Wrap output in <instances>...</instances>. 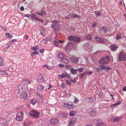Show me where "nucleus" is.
I'll list each match as a JSON object with an SVG mask.
<instances>
[{
	"label": "nucleus",
	"instance_id": "f257e3e1",
	"mask_svg": "<svg viewBox=\"0 0 126 126\" xmlns=\"http://www.w3.org/2000/svg\"><path fill=\"white\" fill-rule=\"evenodd\" d=\"M57 58L62 63H68L69 62L68 57L62 53H60L58 54Z\"/></svg>",
	"mask_w": 126,
	"mask_h": 126
},
{
	"label": "nucleus",
	"instance_id": "f03ea898",
	"mask_svg": "<svg viewBox=\"0 0 126 126\" xmlns=\"http://www.w3.org/2000/svg\"><path fill=\"white\" fill-rule=\"evenodd\" d=\"M99 67H94L93 68L95 70H97L98 72H99L100 70H105L106 71H107L111 69V68L109 66L106 67L105 65H102L100 64H99Z\"/></svg>",
	"mask_w": 126,
	"mask_h": 126
},
{
	"label": "nucleus",
	"instance_id": "7ed1b4c3",
	"mask_svg": "<svg viewBox=\"0 0 126 126\" xmlns=\"http://www.w3.org/2000/svg\"><path fill=\"white\" fill-rule=\"evenodd\" d=\"M52 22L54 23L52 24V28L54 29L55 33H57L60 29L59 25L57 23L58 21L56 20H53Z\"/></svg>",
	"mask_w": 126,
	"mask_h": 126
},
{
	"label": "nucleus",
	"instance_id": "20e7f679",
	"mask_svg": "<svg viewBox=\"0 0 126 126\" xmlns=\"http://www.w3.org/2000/svg\"><path fill=\"white\" fill-rule=\"evenodd\" d=\"M110 61V60L108 56H106L103 57L99 61V63L101 65H105L107 64Z\"/></svg>",
	"mask_w": 126,
	"mask_h": 126
},
{
	"label": "nucleus",
	"instance_id": "39448f33",
	"mask_svg": "<svg viewBox=\"0 0 126 126\" xmlns=\"http://www.w3.org/2000/svg\"><path fill=\"white\" fill-rule=\"evenodd\" d=\"M40 114L39 112L34 110H32L30 112V116L36 118H38Z\"/></svg>",
	"mask_w": 126,
	"mask_h": 126
},
{
	"label": "nucleus",
	"instance_id": "423d86ee",
	"mask_svg": "<svg viewBox=\"0 0 126 126\" xmlns=\"http://www.w3.org/2000/svg\"><path fill=\"white\" fill-rule=\"evenodd\" d=\"M68 40L70 41H73L77 43L80 41V38L77 36L70 35L68 37Z\"/></svg>",
	"mask_w": 126,
	"mask_h": 126
},
{
	"label": "nucleus",
	"instance_id": "0eeeda50",
	"mask_svg": "<svg viewBox=\"0 0 126 126\" xmlns=\"http://www.w3.org/2000/svg\"><path fill=\"white\" fill-rule=\"evenodd\" d=\"M23 114L24 113L22 112H18L16 114V119L18 121H21L23 118Z\"/></svg>",
	"mask_w": 126,
	"mask_h": 126
},
{
	"label": "nucleus",
	"instance_id": "6e6552de",
	"mask_svg": "<svg viewBox=\"0 0 126 126\" xmlns=\"http://www.w3.org/2000/svg\"><path fill=\"white\" fill-rule=\"evenodd\" d=\"M119 59L121 61L126 60V54L122 52H121L119 55Z\"/></svg>",
	"mask_w": 126,
	"mask_h": 126
},
{
	"label": "nucleus",
	"instance_id": "1a4fd4ad",
	"mask_svg": "<svg viewBox=\"0 0 126 126\" xmlns=\"http://www.w3.org/2000/svg\"><path fill=\"white\" fill-rule=\"evenodd\" d=\"M59 122V120L57 119L56 118H53L50 120V123L51 125L55 126Z\"/></svg>",
	"mask_w": 126,
	"mask_h": 126
},
{
	"label": "nucleus",
	"instance_id": "9d476101",
	"mask_svg": "<svg viewBox=\"0 0 126 126\" xmlns=\"http://www.w3.org/2000/svg\"><path fill=\"white\" fill-rule=\"evenodd\" d=\"M80 16L78 15L75 14H70L68 16H66V18L67 19H70L72 18H80Z\"/></svg>",
	"mask_w": 126,
	"mask_h": 126
},
{
	"label": "nucleus",
	"instance_id": "9b49d317",
	"mask_svg": "<svg viewBox=\"0 0 126 126\" xmlns=\"http://www.w3.org/2000/svg\"><path fill=\"white\" fill-rule=\"evenodd\" d=\"M71 42H68L66 46L64 47V49L66 51H68L72 48V45L71 44Z\"/></svg>",
	"mask_w": 126,
	"mask_h": 126
},
{
	"label": "nucleus",
	"instance_id": "f8f14e48",
	"mask_svg": "<svg viewBox=\"0 0 126 126\" xmlns=\"http://www.w3.org/2000/svg\"><path fill=\"white\" fill-rule=\"evenodd\" d=\"M88 111L90 115L92 116H94L96 113V112L94 111V109H92L90 110H88Z\"/></svg>",
	"mask_w": 126,
	"mask_h": 126
},
{
	"label": "nucleus",
	"instance_id": "ddd939ff",
	"mask_svg": "<svg viewBox=\"0 0 126 126\" xmlns=\"http://www.w3.org/2000/svg\"><path fill=\"white\" fill-rule=\"evenodd\" d=\"M45 81L44 78L43 77V75L42 74H41L39 75L37 81L39 82H44Z\"/></svg>",
	"mask_w": 126,
	"mask_h": 126
},
{
	"label": "nucleus",
	"instance_id": "4468645a",
	"mask_svg": "<svg viewBox=\"0 0 126 126\" xmlns=\"http://www.w3.org/2000/svg\"><path fill=\"white\" fill-rule=\"evenodd\" d=\"M118 47L115 45H111L110 49L112 51H115L116 50Z\"/></svg>",
	"mask_w": 126,
	"mask_h": 126
},
{
	"label": "nucleus",
	"instance_id": "2eb2a0df",
	"mask_svg": "<svg viewBox=\"0 0 126 126\" xmlns=\"http://www.w3.org/2000/svg\"><path fill=\"white\" fill-rule=\"evenodd\" d=\"M31 18L32 19H35L38 21H40L42 22H43V20H41V19L37 17L34 14H32L31 15Z\"/></svg>",
	"mask_w": 126,
	"mask_h": 126
},
{
	"label": "nucleus",
	"instance_id": "dca6fc26",
	"mask_svg": "<svg viewBox=\"0 0 126 126\" xmlns=\"http://www.w3.org/2000/svg\"><path fill=\"white\" fill-rule=\"evenodd\" d=\"M21 98L25 99L27 98V94L25 92H23L20 94Z\"/></svg>",
	"mask_w": 126,
	"mask_h": 126
},
{
	"label": "nucleus",
	"instance_id": "f3484780",
	"mask_svg": "<svg viewBox=\"0 0 126 126\" xmlns=\"http://www.w3.org/2000/svg\"><path fill=\"white\" fill-rule=\"evenodd\" d=\"M37 89L38 91H41L44 89V87L41 84H39L37 86Z\"/></svg>",
	"mask_w": 126,
	"mask_h": 126
},
{
	"label": "nucleus",
	"instance_id": "a211bd4d",
	"mask_svg": "<svg viewBox=\"0 0 126 126\" xmlns=\"http://www.w3.org/2000/svg\"><path fill=\"white\" fill-rule=\"evenodd\" d=\"M22 86L21 85H20L18 87V88L16 90V92L18 93L21 94L22 92Z\"/></svg>",
	"mask_w": 126,
	"mask_h": 126
},
{
	"label": "nucleus",
	"instance_id": "6ab92c4d",
	"mask_svg": "<svg viewBox=\"0 0 126 126\" xmlns=\"http://www.w3.org/2000/svg\"><path fill=\"white\" fill-rule=\"evenodd\" d=\"M87 45H88V46L86 48V49L87 50L89 51V53L91 52L92 50V46L91 45H89L88 43V44L87 43Z\"/></svg>",
	"mask_w": 126,
	"mask_h": 126
},
{
	"label": "nucleus",
	"instance_id": "aec40b11",
	"mask_svg": "<svg viewBox=\"0 0 126 126\" xmlns=\"http://www.w3.org/2000/svg\"><path fill=\"white\" fill-rule=\"evenodd\" d=\"M62 74L63 76H64V78L65 77L67 78H69L70 77V75L68 74L65 71H63Z\"/></svg>",
	"mask_w": 126,
	"mask_h": 126
},
{
	"label": "nucleus",
	"instance_id": "412c9836",
	"mask_svg": "<svg viewBox=\"0 0 126 126\" xmlns=\"http://www.w3.org/2000/svg\"><path fill=\"white\" fill-rule=\"evenodd\" d=\"M95 40L96 41H98V42H99L100 43H101L104 42L103 40L97 36H96L95 37Z\"/></svg>",
	"mask_w": 126,
	"mask_h": 126
},
{
	"label": "nucleus",
	"instance_id": "4be33fe9",
	"mask_svg": "<svg viewBox=\"0 0 126 126\" xmlns=\"http://www.w3.org/2000/svg\"><path fill=\"white\" fill-rule=\"evenodd\" d=\"M67 107L70 109H72L74 107L73 104L71 102L67 103Z\"/></svg>",
	"mask_w": 126,
	"mask_h": 126
},
{
	"label": "nucleus",
	"instance_id": "5701e85b",
	"mask_svg": "<svg viewBox=\"0 0 126 126\" xmlns=\"http://www.w3.org/2000/svg\"><path fill=\"white\" fill-rule=\"evenodd\" d=\"M96 126H106V125L103 122H100L96 123Z\"/></svg>",
	"mask_w": 126,
	"mask_h": 126
},
{
	"label": "nucleus",
	"instance_id": "b1692460",
	"mask_svg": "<svg viewBox=\"0 0 126 126\" xmlns=\"http://www.w3.org/2000/svg\"><path fill=\"white\" fill-rule=\"evenodd\" d=\"M23 82L26 84H29L31 83L32 81L29 79H24L23 80Z\"/></svg>",
	"mask_w": 126,
	"mask_h": 126
},
{
	"label": "nucleus",
	"instance_id": "393cba45",
	"mask_svg": "<svg viewBox=\"0 0 126 126\" xmlns=\"http://www.w3.org/2000/svg\"><path fill=\"white\" fill-rule=\"evenodd\" d=\"M85 38L86 39H87L90 40H92V36L90 34H88L85 36Z\"/></svg>",
	"mask_w": 126,
	"mask_h": 126
},
{
	"label": "nucleus",
	"instance_id": "a878e982",
	"mask_svg": "<svg viewBox=\"0 0 126 126\" xmlns=\"http://www.w3.org/2000/svg\"><path fill=\"white\" fill-rule=\"evenodd\" d=\"M79 59V58H76L74 57V58L72 59V60L71 61L73 63H76L78 62V61Z\"/></svg>",
	"mask_w": 126,
	"mask_h": 126
},
{
	"label": "nucleus",
	"instance_id": "bb28decb",
	"mask_svg": "<svg viewBox=\"0 0 126 126\" xmlns=\"http://www.w3.org/2000/svg\"><path fill=\"white\" fill-rule=\"evenodd\" d=\"M30 101L31 103L33 105L35 104L36 102V99L35 98L31 99Z\"/></svg>",
	"mask_w": 126,
	"mask_h": 126
},
{
	"label": "nucleus",
	"instance_id": "cd10ccee",
	"mask_svg": "<svg viewBox=\"0 0 126 126\" xmlns=\"http://www.w3.org/2000/svg\"><path fill=\"white\" fill-rule=\"evenodd\" d=\"M121 118L120 117H116L113 120V122H117L120 120Z\"/></svg>",
	"mask_w": 126,
	"mask_h": 126
},
{
	"label": "nucleus",
	"instance_id": "c85d7f7f",
	"mask_svg": "<svg viewBox=\"0 0 126 126\" xmlns=\"http://www.w3.org/2000/svg\"><path fill=\"white\" fill-rule=\"evenodd\" d=\"M53 43L55 45V46L57 47H58V42L57 41L56 38L55 37L54 38L53 40Z\"/></svg>",
	"mask_w": 126,
	"mask_h": 126
},
{
	"label": "nucleus",
	"instance_id": "c756f323",
	"mask_svg": "<svg viewBox=\"0 0 126 126\" xmlns=\"http://www.w3.org/2000/svg\"><path fill=\"white\" fill-rule=\"evenodd\" d=\"M100 31L102 32L105 33V27L104 26H103L101 27L100 29Z\"/></svg>",
	"mask_w": 126,
	"mask_h": 126
},
{
	"label": "nucleus",
	"instance_id": "7c9ffc66",
	"mask_svg": "<svg viewBox=\"0 0 126 126\" xmlns=\"http://www.w3.org/2000/svg\"><path fill=\"white\" fill-rule=\"evenodd\" d=\"M85 101L87 102H91L93 101L92 98H87L85 99Z\"/></svg>",
	"mask_w": 126,
	"mask_h": 126
},
{
	"label": "nucleus",
	"instance_id": "2f4dec72",
	"mask_svg": "<svg viewBox=\"0 0 126 126\" xmlns=\"http://www.w3.org/2000/svg\"><path fill=\"white\" fill-rule=\"evenodd\" d=\"M5 35L7 38H9V39L11 38L13 36V35L8 33H6L5 34Z\"/></svg>",
	"mask_w": 126,
	"mask_h": 126
},
{
	"label": "nucleus",
	"instance_id": "473e14b6",
	"mask_svg": "<svg viewBox=\"0 0 126 126\" xmlns=\"http://www.w3.org/2000/svg\"><path fill=\"white\" fill-rule=\"evenodd\" d=\"M77 71L76 69H74L72 68L71 70V73L75 75L77 74Z\"/></svg>",
	"mask_w": 126,
	"mask_h": 126
},
{
	"label": "nucleus",
	"instance_id": "72a5a7b5",
	"mask_svg": "<svg viewBox=\"0 0 126 126\" xmlns=\"http://www.w3.org/2000/svg\"><path fill=\"white\" fill-rule=\"evenodd\" d=\"M76 121V118H73L71 119L70 122L71 123L74 124Z\"/></svg>",
	"mask_w": 126,
	"mask_h": 126
},
{
	"label": "nucleus",
	"instance_id": "f704fd0d",
	"mask_svg": "<svg viewBox=\"0 0 126 126\" xmlns=\"http://www.w3.org/2000/svg\"><path fill=\"white\" fill-rule=\"evenodd\" d=\"M46 13V12L44 10H42L41 11V13H38V14L39 15L41 16H43L45 15V14Z\"/></svg>",
	"mask_w": 126,
	"mask_h": 126
},
{
	"label": "nucleus",
	"instance_id": "c9c22d12",
	"mask_svg": "<svg viewBox=\"0 0 126 126\" xmlns=\"http://www.w3.org/2000/svg\"><path fill=\"white\" fill-rule=\"evenodd\" d=\"M41 35L43 36H45V31L44 29H43L41 31Z\"/></svg>",
	"mask_w": 126,
	"mask_h": 126
},
{
	"label": "nucleus",
	"instance_id": "e433bc0d",
	"mask_svg": "<svg viewBox=\"0 0 126 126\" xmlns=\"http://www.w3.org/2000/svg\"><path fill=\"white\" fill-rule=\"evenodd\" d=\"M0 74L1 76H3L5 75H8L7 73L6 72H5L3 71H0Z\"/></svg>",
	"mask_w": 126,
	"mask_h": 126
},
{
	"label": "nucleus",
	"instance_id": "4c0bfd02",
	"mask_svg": "<svg viewBox=\"0 0 126 126\" xmlns=\"http://www.w3.org/2000/svg\"><path fill=\"white\" fill-rule=\"evenodd\" d=\"M94 13L97 16H101L100 12L96 11L94 12Z\"/></svg>",
	"mask_w": 126,
	"mask_h": 126
},
{
	"label": "nucleus",
	"instance_id": "58836bf2",
	"mask_svg": "<svg viewBox=\"0 0 126 126\" xmlns=\"http://www.w3.org/2000/svg\"><path fill=\"white\" fill-rule=\"evenodd\" d=\"M31 49L33 51L36 50L38 49V47L37 46H36L34 47H31Z\"/></svg>",
	"mask_w": 126,
	"mask_h": 126
},
{
	"label": "nucleus",
	"instance_id": "ea45409f",
	"mask_svg": "<svg viewBox=\"0 0 126 126\" xmlns=\"http://www.w3.org/2000/svg\"><path fill=\"white\" fill-rule=\"evenodd\" d=\"M17 41L16 40V39H12L11 41H10L9 42V44L8 45V46H9V47H10L12 43L13 42H16Z\"/></svg>",
	"mask_w": 126,
	"mask_h": 126
},
{
	"label": "nucleus",
	"instance_id": "a19ab883",
	"mask_svg": "<svg viewBox=\"0 0 126 126\" xmlns=\"http://www.w3.org/2000/svg\"><path fill=\"white\" fill-rule=\"evenodd\" d=\"M76 113V112L75 111H71L69 115L70 116H73Z\"/></svg>",
	"mask_w": 126,
	"mask_h": 126
},
{
	"label": "nucleus",
	"instance_id": "79ce46f5",
	"mask_svg": "<svg viewBox=\"0 0 126 126\" xmlns=\"http://www.w3.org/2000/svg\"><path fill=\"white\" fill-rule=\"evenodd\" d=\"M121 35V34L120 35H117L116 36V39L117 40H118L120 39H122V36H120Z\"/></svg>",
	"mask_w": 126,
	"mask_h": 126
},
{
	"label": "nucleus",
	"instance_id": "37998d69",
	"mask_svg": "<svg viewBox=\"0 0 126 126\" xmlns=\"http://www.w3.org/2000/svg\"><path fill=\"white\" fill-rule=\"evenodd\" d=\"M35 94L37 96H39V97L42 99L43 98L42 95L39 93L36 92Z\"/></svg>",
	"mask_w": 126,
	"mask_h": 126
},
{
	"label": "nucleus",
	"instance_id": "c03bdc74",
	"mask_svg": "<svg viewBox=\"0 0 126 126\" xmlns=\"http://www.w3.org/2000/svg\"><path fill=\"white\" fill-rule=\"evenodd\" d=\"M47 42V41H46L45 39L41 41V44L42 45L44 46V45Z\"/></svg>",
	"mask_w": 126,
	"mask_h": 126
},
{
	"label": "nucleus",
	"instance_id": "a18cd8bd",
	"mask_svg": "<svg viewBox=\"0 0 126 126\" xmlns=\"http://www.w3.org/2000/svg\"><path fill=\"white\" fill-rule=\"evenodd\" d=\"M74 56L72 55L69 54V58L70 61H71L72 60V59L73 58H74Z\"/></svg>",
	"mask_w": 126,
	"mask_h": 126
},
{
	"label": "nucleus",
	"instance_id": "49530a36",
	"mask_svg": "<svg viewBox=\"0 0 126 126\" xmlns=\"http://www.w3.org/2000/svg\"><path fill=\"white\" fill-rule=\"evenodd\" d=\"M25 16L28 17L29 19L31 18V15L30 14H26L25 15Z\"/></svg>",
	"mask_w": 126,
	"mask_h": 126
},
{
	"label": "nucleus",
	"instance_id": "de8ad7c7",
	"mask_svg": "<svg viewBox=\"0 0 126 126\" xmlns=\"http://www.w3.org/2000/svg\"><path fill=\"white\" fill-rule=\"evenodd\" d=\"M96 23L95 22H94L93 23L92 27H94L96 26Z\"/></svg>",
	"mask_w": 126,
	"mask_h": 126
},
{
	"label": "nucleus",
	"instance_id": "09e8293b",
	"mask_svg": "<svg viewBox=\"0 0 126 126\" xmlns=\"http://www.w3.org/2000/svg\"><path fill=\"white\" fill-rule=\"evenodd\" d=\"M75 100L74 101V103H77L78 102L79 100L77 99L76 97H75Z\"/></svg>",
	"mask_w": 126,
	"mask_h": 126
},
{
	"label": "nucleus",
	"instance_id": "8fccbe9b",
	"mask_svg": "<svg viewBox=\"0 0 126 126\" xmlns=\"http://www.w3.org/2000/svg\"><path fill=\"white\" fill-rule=\"evenodd\" d=\"M83 69L84 68L83 67H81L78 69V70L80 72H81L82 71Z\"/></svg>",
	"mask_w": 126,
	"mask_h": 126
},
{
	"label": "nucleus",
	"instance_id": "3c124183",
	"mask_svg": "<svg viewBox=\"0 0 126 126\" xmlns=\"http://www.w3.org/2000/svg\"><path fill=\"white\" fill-rule=\"evenodd\" d=\"M63 77L62 74L59 75L58 76V77L59 78H64Z\"/></svg>",
	"mask_w": 126,
	"mask_h": 126
},
{
	"label": "nucleus",
	"instance_id": "603ef678",
	"mask_svg": "<svg viewBox=\"0 0 126 126\" xmlns=\"http://www.w3.org/2000/svg\"><path fill=\"white\" fill-rule=\"evenodd\" d=\"M63 107H67V104L64 103L62 104V105Z\"/></svg>",
	"mask_w": 126,
	"mask_h": 126
},
{
	"label": "nucleus",
	"instance_id": "864d4df0",
	"mask_svg": "<svg viewBox=\"0 0 126 126\" xmlns=\"http://www.w3.org/2000/svg\"><path fill=\"white\" fill-rule=\"evenodd\" d=\"M59 66L60 67H64V65L62 64H59Z\"/></svg>",
	"mask_w": 126,
	"mask_h": 126
},
{
	"label": "nucleus",
	"instance_id": "5fc2aeb1",
	"mask_svg": "<svg viewBox=\"0 0 126 126\" xmlns=\"http://www.w3.org/2000/svg\"><path fill=\"white\" fill-rule=\"evenodd\" d=\"M103 95V93L102 92L100 93L99 94V96L100 97H101Z\"/></svg>",
	"mask_w": 126,
	"mask_h": 126
},
{
	"label": "nucleus",
	"instance_id": "6e6d98bb",
	"mask_svg": "<svg viewBox=\"0 0 126 126\" xmlns=\"http://www.w3.org/2000/svg\"><path fill=\"white\" fill-rule=\"evenodd\" d=\"M51 38L50 37H48L46 39H45V40H46V41H47V42L48 40H51Z\"/></svg>",
	"mask_w": 126,
	"mask_h": 126
},
{
	"label": "nucleus",
	"instance_id": "4d7b16f0",
	"mask_svg": "<svg viewBox=\"0 0 126 126\" xmlns=\"http://www.w3.org/2000/svg\"><path fill=\"white\" fill-rule=\"evenodd\" d=\"M74 124L71 123L70 122L68 125V126H74Z\"/></svg>",
	"mask_w": 126,
	"mask_h": 126
},
{
	"label": "nucleus",
	"instance_id": "13d9d810",
	"mask_svg": "<svg viewBox=\"0 0 126 126\" xmlns=\"http://www.w3.org/2000/svg\"><path fill=\"white\" fill-rule=\"evenodd\" d=\"M61 87L63 88H64L65 87V85L64 83H62L61 85Z\"/></svg>",
	"mask_w": 126,
	"mask_h": 126
},
{
	"label": "nucleus",
	"instance_id": "bf43d9fd",
	"mask_svg": "<svg viewBox=\"0 0 126 126\" xmlns=\"http://www.w3.org/2000/svg\"><path fill=\"white\" fill-rule=\"evenodd\" d=\"M93 72L92 71H91L90 72L87 73L86 74L88 75H91L92 73Z\"/></svg>",
	"mask_w": 126,
	"mask_h": 126
},
{
	"label": "nucleus",
	"instance_id": "052dcab7",
	"mask_svg": "<svg viewBox=\"0 0 126 126\" xmlns=\"http://www.w3.org/2000/svg\"><path fill=\"white\" fill-rule=\"evenodd\" d=\"M117 105V104L116 103H114L111 106V108H114L115 107V106Z\"/></svg>",
	"mask_w": 126,
	"mask_h": 126
},
{
	"label": "nucleus",
	"instance_id": "680f3d73",
	"mask_svg": "<svg viewBox=\"0 0 126 126\" xmlns=\"http://www.w3.org/2000/svg\"><path fill=\"white\" fill-rule=\"evenodd\" d=\"M44 49H40L39 50V52L40 53H42L44 52Z\"/></svg>",
	"mask_w": 126,
	"mask_h": 126
},
{
	"label": "nucleus",
	"instance_id": "e2e57ef3",
	"mask_svg": "<svg viewBox=\"0 0 126 126\" xmlns=\"http://www.w3.org/2000/svg\"><path fill=\"white\" fill-rule=\"evenodd\" d=\"M33 53L34 54L37 55H38L39 54L38 52L37 51H34Z\"/></svg>",
	"mask_w": 126,
	"mask_h": 126
},
{
	"label": "nucleus",
	"instance_id": "0e129e2a",
	"mask_svg": "<svg viewBox=\"0 0 126 126\" xmlns=\"http://www.w3.org/2000/svg\"><path fill=\"white\" fill-rule=\"evenodd\" d=\"M20 10L21 11H23L24 10V8L23 6H21L20 8Z\"/></svg>",
	"mask_w": 126,
	"mask_h": 126
},
{
	"label": "nucleus",
	"instance_id": "69168bd1",
	"mask_svg": "<svg viewBox=\"0 0 126 126\" xmlns=\"http://www.w3.org/2000/svg\"><path fill=\"white\" fill-rule=\"evenodd\" d=\"M58 42L59 43L61 44H63L64 42V41L63 40H59Z\"/></svg>",
	"mask_w": 126,
	"mask_h": 126
},
{
	"label": "nucleus",
	"instance_id": "338daca9",
	"mask_svg": "<svg viewBox=\"0 0 126 126\" xmlns=\"http://www.w3.org/2000/svg\"><path fill=\"white\" fill-rule=\"evenodd\" d=\"M42 66L43 67H45L47 68H48L49 67L48 65H43Z\"/></svg>",
	"mask_w": 126,
	"mask_h": 126
},
{
	"label": "nucleus",
	"instance_id": "774afa93",
	"mask_svg": "<svg viewBox=\"0 0 126 126\" xmlns=\"http://www.w3.org/2000/svg\"><path fill=\"white\" fill-rule=\"evenodd\" d=\"M99 53V51H96V52H95V53H94V54H93V55H96L97 54Z\"/></svg>",
	"mask_w": 126,
	"mask_h": 126
}]
</instances>
